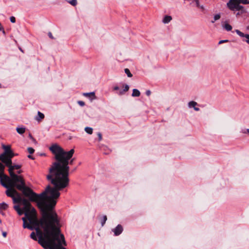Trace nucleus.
Instances as JSON below:
<instances>
[{"mask_svg":"<svg viewBox=\"0 0 249 249\" xmlns=\"http://www.w3.org/2000/svg\"><path fill=\"white\" fill-rule=\"evenodd\" d=\"M50 149L54 155L55 161L52 163L49 168L47 178L53 186L49 185L44 191L37 194L26 186L24 179L18 181V185H17V189L21 191L25 197H28L31 201L37 202L40 211L54 208L56 200L60 195L59 191L68 187L70 183L67 160L71 157V153H68V157L65 158L63 157L64 153L61 149L56 146L52 147Z\"/></svg>","mask_w":249,"mask_h":249,"instance_id":"1","label":"nucleus"},{"mask_svg":"<svg viewBox=\"0 0 249 249\" xmlns=\"http://www.w3.org/2000/svg\"><path fill=\"white\" fill-rule=\"evenodd\" d=\"M54 208L42 210L40 226L34 227L38 243L45 249H66L63 234L60 232V220Z\"/></svg>","mask_w":249,"mask_h":249,"instance_id":"2","label":"nucleus"},{"mask_svg":"<svg viewBox=\"0 0 249 249\" xmlns=\"http://www.w3.org/2000/svg\"><path fill=\"white\" fill-rule=\"evenodd\" d=\"M5 166L8 167V172L10 175V177L4 174V169H3L2 172H0V178H3L5 180L8 181H10L11 180L18 181H20L21 179H23V177L21 176H18L17 174H15V173L14 172V170L19 169L21 167V165H12V161L11 160L10 162H9V163H6Z\"/></svg>","mask_w":249,"mask_h":249,"instance_id":"3","label":"nucleus"},{"mask_svg":"<svg viewBox=\"0 0 249 249\" xmlns=\"http://www.w3.org/2000/svg\"><path fill=\"white\" fill-rule=\"evenodd\" d=\"M12 199L14 203H20L23 206L22 209H21L18 205H15L14 206V209L19 215L23 214V211L27 210V208H30L31 206L30 202L27 199L22 198L18 192V194H16V195L12 197Z\"/></svg>","mask_w":249,"mask_h":249,"instance_id":"4","label":"nucleus"},{"mask_svg":"<svg viewBox=\"0 0 249 249\" xmlns=\"http://www.w3.org/2000/svg\"><path fill=\"white\" fill-rule=\"evenodd\" d=\"M0 181L1 185L7 189L6 194L8 196L12 198L16 194H18V192L15 187L17 188L18 181L15 180L8 181L5 180L3 178H0Z\"/></svg>","mask_w":249,"mask_h":249,"instance_id":"5","label":"nucleus"},{"mask_svg":"<svg viewBox=\"0 0 249 249\" xmlns=\"http://www.w3.org/2000/svg\"><path fill=\"white\" fill-rule=\"evenodd\" d=\"M26 218L28 219L31 225L34 227L40 226V218L38 219L36 210L32 206L23 211Z\"/></svg>","mask_w":249,"mask_h":249,"instance_id":"6","label":"nucleus"},{"mask_svg":"<svg viewBox=\"0 0 249 249\" xmlns=\"http://www.w3.org/2000/svg\"><path fill=\"white\" fill-rule=\"evenodd\" d=\"M248 2L243 0H229L227 3V7L231 11H243L244 7L240 4L246 5Z\"/></svg>","mask_w":249,"mask_h":249,"instance_id":"7","label":"nucleus"},{"mask_svg":"<svg viewBox=\"0 0 249 249\" xmlns=\"http://www.w3.org/2000/svg\"><path fill=\"white\" fill-rule=\"evenodd\" d=\"M2 148L4 150V152L2 153L4 158L6 159V163L10 162L12 159L16 155L11 150V146L10 145H2Z\"/></svg>","mask_w":249,"mask_h":249,"instance_id":"8","label":"nucleus"},{"mask_svg":"<svg viewBox=\"0 0 249 249\" xmlns=\"http://www.w3.org/2000/svg\"><path fill=\"white\" fill-rule=\"evenodd\" d=\"M53 146H56L58 148H59L60 149H61V150L63 151V153H64V155H63V157H68V155L70 153H71L70 154V158L67 160V161H68V166L69 167V170H68V176H69V170H70V167L69 166V164H72L73 163V162L74 161V159H71V158H72V157L73 156V155L74 153V150L73 149H71V150H70L69 151H65L61 147H60V146H59L58 145L56 144H53L51 147H50L49 148V149L52 152V151L51 150V148L52 147H53ZM68 178L69 179V178L68 177Z\"/></svg>","mask_w":249,"mask_h":249,"instance_id":"9","label":"nucleus"},{"mask_svg":"<svg viewBox=\"0 0 249 249\" xmlns=\"http://www.w3.org/2000/svg\"><path fill=\"white\" fill-rule=\"evenodd\" d=\"M235 32L237 33V34L238 36H239L240 37H245L246 39H244L243 41H246L247 43H248L249 44V34H244V33L241 32L239 30H236Z\"/></svg>","mask_w":249,"mask_h":249,"instance_id":"10","label":"nucleus"},{"mask_svg":"<svg viewBox=\"0 0 249 249\" xmlns=\"http://www.w3.org/2000/svg\"><path fill=\"white\" fill-rule=\"evenodd\" d=\"M123 231V227L120 224L118 225L115 229L112 230V231L114 232V235L115 236L120 235L122 232Z\"/></svg>","mask_w":249,"mask_h":249,"instance_id":"11","label":"nucleus"},{"mask_svg":"<svg viewBox=\"0 0 249 249\" xmlns=\"http://www.w3.org/2000/svg\"><path fill=\"white\" fill-rule=\"evenodd\" d=\"M83 95L86 97L90 98L91 100L96 99V96L94 92L84 93L83 94Z\"/></svg>","mask_w":249,"mask_h":249,"instance_id":"12","label":"nucleus"},{"mask_svg":"<svg viewBox=\"0 0 249 249\" xmlns=\"http://www.w3.org/2000/svg\"><path fill=\"white\" fill-rule=\"evenodd\" d=\"M23 227L24 228H27L31 230H34V227L31 225L30 223H28L26 221H24V222L23 224Z\"/></svg>","mask_w":249,"mask_h":249,"instance_id":"13","label":"nucleus"},{"mask_svg":"<svg viewBox=\"0 0 249 249\" xmlns=\"http://www.w3.org/2000/svg\"><path fill=\"white\" fill-rule=\"evenodd\" d=\"M172 18L170 16H165L162 19V22L165 23H168L171 21Z\"/></svg>","mask_w":249,"mask_h":249,"instance_id":"14","label":"nucleus"},{"mask_svg":"<svg viewBox=\"0 0 249 249\" xmlns=\"http://www.w3.org/2000/svg\"><path fill=\"white\" fill-rule=\"evenodd\" d=\"M44 118V115L40 111H38L37 116L36 117V120L37 121L43 119Z\"/></svg>","mask_w":249,"mask_h":249,"instance_id":"15","label":"nucleus"},{"mask_svg":"<svg viewBox=\"0 0 249 249\" xmlns=\"http://www.w3.org/2000/svg\"><path fill=\"white\" fill-rule=\"evenodd\" d=\"M141 93L140 91L136 89H133V92L132 93V96L133 97H139L140 96Z\"/></svg>","mask_w":249,"mask_h":249,"instance_id":"16","label":"nucleus"},{"mask_svg":"<svg viewBox=\"0 0 249 249\" xmlns=\"http://www.w3.org/2000/svg\"><path fill=\"white\" fill-rule=\"evenodd\" d=\"M129 86L127 85H125V86H124V88L123 89V90L119 91L118 94L119 95H123V94H124V93L125 92L129 90Z\"/></svg>","mask_w":249,"mask_h":249,"instance_id":"17","label":"nucleus"},{"mask_svg":"<svg viewBox=\"0 0 249 249\" xmlns=\"http://www.w3.org/2000/svg\"><path fill=\"white\" fill-rule=\"evenodd\" d=\"M16 130L18 134H23L25 131V128L24 127H17Z\"/></svg>","mask_w":249,"mask_h":249,"instance_id":"18","label":"nucleus"},{"mask_svg":"<svg viewBox=\"0 0 249 249\" xmlns=\"http://www.w3.org/2000/svg\"><path fill=\"white\" fill-rule=\"evenodd\" d=\"M197 105V103L194 101H190L188 103V107L190 108H194Z\"/></svg>","mask_w":249,"mask_h":249,"instance_id":"19","label":"nucleus"},{"mask_svg":"<svg viewBox=\"0 0 249 249\" xmlns=\"http://www.w3.org/2000/svg\"><path fill=\"white\" fill-rule=\"evenodd\" d=\"M224 28L227 31H230L232 30V26L228 23H226L223 26Z\"/></svg>","mask_w":249,"mask_h":249,"instance_id":"20","label":"nucleus"},{"mask_svg":"<svg viewBox=\"0 0 249 249\" xmlns=\"http://www.w3.org/2000/svg\"><path fill=\"white\" fill-rule=\"evenodd\" d=\"M69 3L74 6L77 4V0H66Z\"/></svg>","mask_w":249,"mask_h":249,"instance_id":"21","label":"nucleus"},{"mask_svg":"<svg viewBox=\"0 0 249 249\" xmlns=\"http://www.w3.org/2000/svg\"><path fill=\"white\" fill-rule=\"evenodd\" d=\"M85 130L89 134H91L93 132V129L90 127H85Z\"/></svg>","mask_w":249,"mask_h":249,"instance_id":"22","label":"nucleus"},{"mask_svg":"<svg viewBox=\"0 0 249 249\" xmlns=\"http://www.w3.org/2000/svg\"><path fill=\"white\" fill-rule=\"evenodd\" d=\"M8 208V205L5 203H1L0 204V209L2 210H6Z\"/></svg>","mask_w":249,"mask_h":249,"instance_id":"23","label":"nucleus"},{"mask_svg":"<svg viewBox=\"0 0 249 249\" xmlns=\"http://www.w3.org/2000/svg\"><path fill=\"white\" fill-rule=\"evenodd\" d=\"M107 220V216L106 215H104L103 216L102 219H101V223L102 226H103L104 225V224H105Z\"/></svg>","mask_w":249,"mask_h":249,"instance_id":"24","label":"nucleus"},{"mask_svg":"<svg viewBox=\"0 0 249 249\" xmlns=\"http://www.w3.org/2000/svg\"><path fill=\"white\" fill-rule=\"evenodd\" d=\"M124 71L128 77H131L132 76V74L131 73L129 69H125Z\"/></svg>","mask_w":249,"mask_h":249,"instance_id":"25","label":"nucleus"},{"mask_svg":"<svg viewBox=\"0 0 249 249\" xmlns=\"http://www.w3.org/2000/svg\"><path fill=\"white\" fill-rule=\"evenodd\" d=\"M30 237L35 241H37L36 235L34 232H32L30 234Z\"/></svg>","mask_w":249,"mask_h":249,"instance_id":"26","label":"nucleus"},{"mask_svg":"<svg viewBox=\"0 0 249 249\" xmlns=\"http://www.w3.org/2000/svg\"><path fill=\"white\" fill-rule=\"evenodd\" d=\"M0 160H1L5 164V166L6 164V159L4 158L3 156L2 155V154L0 155Z\"/></svg>","mask_w":249,"mask_h":249,"instance_id":"27","label":"nucleus"},{"mask_svg":"<svg viewBox=\"0 0 249 249\" xmlns=\"http://www.w3.org/2000/svg\"><path fill=\"white\" fill-rule=\"evenodd\" d=\"M28 152L30 154H32L34 153L35 150L32 148V147H28Z\"/></svg>","mask_w":249,"mask_h":249,"instance_id":"28","label":"nucleus"},{"mask_svg":"<svg viewBox=\"0 0 249 249\" xmlns=\"http://www.w3.org/2000/svg\"><path fill=\"white\" fill-rule=\"evenodd\" d=\"M213 18H214V20H216V21L219 19L220 18V15L218 14H216V15H214L213 17Z\"/></svg>","mask_w":249,"mask_h":249,"instance_id":"29","label":"nucleus"},{"mask_svg":"<svg viewBox=\"0 0 249 249\" xmlns=\"http://www.w3.org/2000/svg\"><path fill=\"white\" fill-rule=\"evenodd\" d=\"M5 169L4 165L1 162H0V172H2L3 170Z\"/></svg>","mask_w":249,"mask_h":249,"instance_id":"30","label":"nucleus"},{"mask_svg":"<svg viewBox=\"0 0 249 249\" xmlns=\"http://www.w3.org/2000/svg\"><path fill=\"white\" fill-rule=\"evenodd\" d=\"M10 19L11 22L15 23L16 22V18L14 17H11Z\"/></svg>","mask_w":249,"mask_h":249,"instance_id":"31","label":"nucleus"},{"mask_svg":"<svg viewBox=\"0 0 249 249\" xmlns=\"http://www.w3.org/2000/svg\"><path fill=\"white\" fill-rule=\"evenodd\" d=\"M78 104L80 106H84L85 105V103L83 102V101H78Z\"/></svg>","mask_w":249,"mask_h":249,"instance_id":"32","label":"nucleus"},{"mask_svg":"<svg viewBox=\"0 0 249 249\" xmlns=\"http://www.w3.org/2000/svg\"><path fill=\"white\" fill-rule=\"evenodd\" d=\"M98 135V139H99V141H100L102 140V134L101 133L99 132L97 134Z\"/></svg>","mask_w":249,"mask_h":249,"instance_id":"33","label":"nucleus"},{"mask_svg":"<svg viewBox=\"0 0 249 249\" xmlns=\"http://www.w3.org/2000/svg\"><path fill=\"white\" fill-rule=\"evenodd\" d=\"M228 41H229L228 40H221L219 42L218 44H221L225 43V42H228Z\"/></svg>","mask_w":249,"mask_h":249,"instance_id":"34","label":"nucleus"},{"mask_svg":"<svg viewBox=\"0 0 249 249\" xmlns=\"http://www.w3.org/2000/svg\"><path fill=\"white\" fill-rule=\"evenodd\" d=\"M145 94L147 96H149L151 94V91L150 90H147L145 92Z\"/></svg>","mask_w":249,"mask_h":249,"instance_id":"35","label":"nucleus"},{"mask_svg":"<svg viewBox=\"0 0 249 249\" xmlns=\"http://www.w3.org/2000/svg\"><path fill=\"white\" fill-rule=\"evenodd\" d=\"M195 1L196 2V5L197 7H199L200 5H199V1L198 0H195Z\"/></svg>","mask_w":249,"mask_h":249,"instance_id":"36","label":"nucleus"},{"mask_svg":"<svg viewBox=\"0 0 249 249\" xmlns=\"http://www.w3.org/2000/svg\"><path fill=\"white\" fill-rule=\"evenodd\" d=\"M242 132L244 134H245L246 132L249 134V129H247L246 130H242Z\"/></svg>","mask_w":249,"mask_h":249,"instance_id":"37","label":"nucleus"},{"mask_svg":"<svg viewBox=\"0 0 249 249\" xmlns=\"http://www.w3.org/2000/svg\"><path fill=\"white\" fill-rule=\"evenodd\" d=\"M113 89L114 90H119V87H118V86H115L114 88H113Z\"/></svg>","mask_w":249,"mask_h":249,"instance_id":"38","label":"nucleus"},{"mask_svg":"<svg viewBox=\"0 0 249 249\" xmlns=\"http://www.w3.org/2000/svg\"><path fill=\"white\" fill-rule=\"evenodd\" d=\"M48 36L50 38H53V36L51 33L50 32L48 34Z\"/></svg>","mask_w":249,"mask_h":249,"instance_id":"39","label":"nucleus"},{"mask_svg":"<svg viewBox=\"0 0 249 249\" xmlns=\"http://www.w3.org/2000/svg\"><path fill=\"white\" fill-rule=\"evenodd\" d=\"M6 235H7V233L6 232H2V235L4 237H6Z\"/></svg>","mask_w":249,"mask_h":249,"instance_id":"40","label":"nucleus"},{"mask_svg":"<svg viewBox=\"0 0 249 249\" xmlns=\"http://www.w3.org/2000/svg\"><path fill=\"white\" fill-rule=\"evenodd\" d=\"M28 158L30 159H32V160L34 159V158L33 157V156H32L31 155H30L28 156Z\"/></svg>","mask_w":249,"mask_h":249,"instance_id":"41","label":"nucleus"},{"mask_svg":"<svg viewBox=\"0 0 249 249\" xmlns=\"http://www.w3.org/2000/svg\"><path fill=\"white\" fill-rule=\"evenodd\" d=\"M194 108L195 110H196V111L199 110V108L198 107H195Z\"/></svg>","mask_w":249,"mask_h":249,"instance_id":"42","label":"nucleus"},{"mask_svg":"<svg viewBox=\"0 0 249 249\" xmlns=\"http://www.w3.org/2000/svg\"><path fill=\"white\" fill-rule=\"evenodd\" d=\"M22 172V170H18V171H17V173H18V174H21Z\"/></svg>","mask_w":249,"mask_h":249,"instance_id":"43","label":"nucleus"},{"mask_svg":"<svg viewBox=\"0 0 249 249\" xmlns=\"http://www.w3.org/2000/svg\"><path fill=\"white\" fill-rule=\"evenodd\" d=\"M199 8H200L201 9L204 10V7L203 5H200Z\"/></svg>","mask_w":249,"mask_h":249,"instance_id":"44","label":"nucleus"},{"mask_svg":"<svg viewBox=\"0 0 249 249\" xmlns=\"http://www.w3.org/2000/svg\"><path fill=\"white\" fill-rule=\"evenodd\" d=\"M22 220H23V223L24 222V221H26V218H25V217H23V218H22Z\"/></svg>","mask_w":249,"mask_h":249,"instance_id":"45","label":"nucleus"},{"mask_svg":"<svg viewBox=\"0 0 249 249\" xmlns=\"http://www.w3.org/2000/svg\"><path fill=\"white\" fill-rule=\"evenodd\" d=\"M244 1H246L248 2L247 3V4H249V0H243Z\"/></svg>","mask_w":249,"mask_h":249,"instance_id":"46","label":"nucleus"},{"mask_svg":"<svg viewBox=\"0 0 249 249\" xmlns=\"http://www.w3.org/2000/svg\"><path fill=\"white\" fill-rule=\"evenodd\" d=\"M215 21H216V20H214V19H213V20H212V21H211V22H212V23H214V22H215Z\"/></svg>","mask_w":249,"mask_h":249,"instance_id":"47","label":"nucleus"},{"mask_svg":"<svg viewBox=\"0 0 249 249\" xmlns=\"http://www.w3.org/2000/svg\"><path fill=\"white\" fill-rule=\"evenodd\" d=\"M1 223V220L0 219V224Z\"/></svg>","mask_w":249,"mask_h":249,"instance_id":"48","label":"nucleus"},{"mask_svg":"<svg viewBox=\"0 0 249 249\" xmlns=\"http://www.w3.org/2000/svg\"><path fill=\"white\" fill-rule=\"evenodd\" d=\"M1 87V84H0V88Z\"/></svg>","mask_w":249,"mask_h":249,"instance_id":"49","label":"nucleus"},{"mask_svg":"<svg viewBox=\"0 0 249 249\" xmlns=\"http://www.w3.org/2000/svg\"><path fill=\"white\" fill-rule=\"evenodd\" d=\"M1 30V28H0V31Z\"/></svg>","mask_w":249,"mask_h":249,"instance_id":"50","label":"nucleus"}]
</instances>
